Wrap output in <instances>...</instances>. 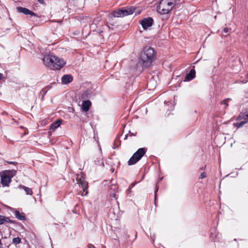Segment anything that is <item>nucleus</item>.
<instances>
[{"instance_id": "nucleus-4", "label": "nucleus", "mask_w": 248, "mask_h": 248, "mask_svg": "<svg viewBox=\"0 0 248 248\" xmlns=\"http://www.w3.org/2000/svg\"><path fill=\"white\" fill-rule=\"evenodd\" d=\"M146 152V148H139L129 159L128 164L129 165H132L136 164L145 155Z\"/></svg>"}, {"instance_id": "nucleus-36", "label": "nucleus", "mask_w": 248, "mask_h": 248, "mask_svg": "<svg viewBox=\"0 0 248 248\" xmlns=\"http://www.w3.org/2000/svg\"><path fill=\"white\" fill-rule=\"evenodd\" d=\"M128 134H126V135L125 136V137H124V140H125V139H126L127 138V137H128Z\"/></svg>"}, {"instance_id": "nucleus-40", "label": "nucleus", "mask_w": 248, "mask_h": 248, "mask_svg": "<svg viewBox=\"0 0 248 248\" xmlns=\"http://www.w3.org/2000/svg\"><path fill=\"white\" fill-rule=\"evenodd\" d=\"M159 248H165L163 246H161L159 247Z\"/></svg>"}, {"instance_id": "nucleus-10", "label": "nucleus", "mask_w": 248, "mask_h": 248, "mask_svg": "<svg viewBox=\"0 0 248 248\" xmlns=\"http://www.w3.org/2000/svg\"><path fill=\"white\" fill-rule=\"evenodd\" d=\"M82 108L83 110L85 112L88 111L90 107L91 106L92 103L89 100H82Z\"/></svg>"}, {"instance_id": "nucleus-17", "label": "nucleus", "mask_w": 248, "mask_h": 248, "mask_svg": "<svg viewBox=\"0 0 248 248\" xmlns=\"http://www.w3.org/2000/svg\"><path fill=\"white\" fill-rule=\"evenodd\" d=\"M51 86L48 85L46 87L44 88L41 91V93L43 94V97H44L47 91L51 88Z\"/></svg>"}, {"instance_id": "nucleus-34", "label": "nucleus", "mask_w": 248, "mask_h": 248, "mask_svg": "<svg viewBox=\"0 0 248 248\" xmlns=\"http://www.w3.org/2000/svg\"><path fill=\"white\" fill-rule=\"evenodd\" d=\"M134 186H135V184H134V183H132V184L130 185V187L131 188V187H132Z\"/></svg>"}, {"instance_id": "nucleus-12", "label": "nucleus", "mask_w": 248, "mask_h": 248, "mask_svg": "<svg viewBox=\"0 0 248 248\" xmlns=\"http://www.w3.org/2000/svg\"><path fill=\"white\" fill-rule=\"evenodd\" d=\"M62 122V120L61 119L55 121L50 124L49 129L52 131L55 130L61 125Z\"/></svg>"}, {"instance_id": "nucleus-16", "label": "nucleus", "mask_w": 248, "mask_h": 248, "mask_svg": "<svg viewBox=\"0 0 248 248\" xmlns=\"http://www.w3.org/2000/svg\"><path fill=\"white\" fill-rule=\"evenodd\" d=\"M19 187L22 188L25 191L26 194L31 195L32 194V189L28 187H27L24 186H20Z\"/></svg>"}, {"instance_id": "nucleus-42", "label": "nucleus", "mask_w": 248, "mask_h": 248, "mask_svg": "<svg viewBox=\"0 0 248 248\" xmlns=\"http://www.w3.org/2000/svg\"><path fill=\"white\" fill-rule=\"evenodd\" d=\"M1 245V241L0 240V245ZM0 248H1L0 247Z\"/></svg>"}, {"instance_id": "nucleus-14", "label": "nucleus", "mask_w": 248, "mask_h": 248, "mask_svg": "<svg viewBox=\"0 0 248 248\" xmlns=\"http://www.w3.org/2000/svg\"><path fill=\"white\" fill-rule=\"evenodd\" d=\"M113 15L114 17H117L125 16V14L124 13V8L114 11Z\"/></svg>"}, {"instance_id": "nucleus-7", "label": "nucleus", "mask_w": 248, "mask_h": 248, "mask_svg": "<svg viewBox=\"0 0 248 248\" xmlns=\"http://www.w3.org/2000/svg\"><path fill=\"white\" fill-rule=\"evenodd\" d=\"M153 23L154 20L150 17L145 18L140 22V24L144 30H146L148 29V28L151 27Z\"/></svg>"}, {"instance_id": "nucleus-23", "label": "nucleus", "mask_w": 248, "mask_h": 248, "mask_svg": "<svg viewBox=\"0 0 248 248\" xmlns=\"http://www.w3.org/2000/svg\"><path fill=\"white\" fill-rule=\"evenodd\" d=\"M21 240L19 237H16L13 239V242L14 244L17 245L20 243Z\"/></svg>"}, {"instance_id": "nucleus-35", "label": "nucleus", "mask_w": 248, "mask_h": 248, "mask_svg": "<svg viewBox=\"0 0 248 248\" xmlns=\"http://www.w3.org/2000/svg\"><path fill=\"white\" fill-rule=\"evenodd\" d=\"M3 77V74L1 73H0V80Z\"/></svg>"}, {"instance_id": "nucleus-29", "label": "nucleus", "mask_w": 248, "mask_h": 248, "mask_svg": "<svg viewBox=\"0 0 248 248\" xmlns=\"http://www.w3.org/2000/svg\"><path fill=\"white\" fill-rule=\"evenodd\" d=\"M231 29H229L228 28H224L223 29V32L225 33H227L229 32V30H231Z\"/></svg>"}, {"instance_id": "nucleus-27", "label": "nucleus", "mask_w": 248, "mask_h": 248, "mask_svg": "<svg viewBox=\"0 0 248 248\" xmlns=\"http://www.w3.org/2000/svg\"><path fill=\"white\" fill-rule=\"evenodd\" d=\"M6 162L9 164H12L14 165H16L17 164V162L15 161H7Z\"/></svg>"}, {"instance_id": "nucleus-33", "label": "nucleus", "mask_w": 248, "mask_h": 248, "mask_svg": "<svg viewBox=\"0 0 248 248\" xmlns=\"http://www.w3.org/2000/svg\"><path fill=\"white\" fill-rule=\"evenodd\" d=\"M205 167H206V166H205L204 167H203V166H202V167H201V168H200V169H201V170H204V169H205Z\"/></svg>"}, {"instance_id": "nucleus-22", "label": "nucleus", "mask_w": 248, "mask_h": 248, "mask_svg": "<svg viewBox=\"0 0 248 248\" xmlns=\"http://www.w3.org/2000/svg\"><path fill=\"white\" fill-rule=\"evenodd\" d=\"M230 100H231L230 98L225 99L221 101V104L225 105L226 107L225 108H226L228 106V102Z\"/></svg>"}, {"instance_id": "nucleus-28", "label": "nucleus", "mask_w": 248, "mask_h": 248, "mask_svg": "<svg viewBox=\"0 0 248 248\" xmlns=\"http://www.w3.org/2000/svg\"><path fill=\"white\" fill-rule=\"evenodd\" d=\"M158 187H157V185L156 186V188H155V202H156V192L158 190Z\"/></svg>"}, {"instance_id": "nucleus-24", "label": "nucleus", "mask_w": 248, "mask_h": 248, "mask_svg": "<svg viewBox=\"0 0 248 248\" xmlns=\"http://www.w3.org/2000/svg\"><path fill=\"white\" fill-rule=\"evenodd\" d=\"M207 177V175H206V173L205 172H202L200 177H199V179H203V178H205Z\"/></svg>"}, {"instance_id": "nucleus-3", "label": "nucleus", "mask_w": 248, "mask_h": 248, "mask_svg": "<svg viewBox=\"0 0 248 248\" xmlns=\"http://www.w3.org/2000/svg\"><path fill=\"white\" fill-rule=\"evenodd\" d=\"M170 0H160L158 5L157 6V11L161 15H166L170 13L174 6L173 3Z\"/></svg>"}, {"instance_id": "nucleus-21", "label": "nucleus", "mask_w": 248, "mask_h": 248, "mask_svg": "<svg viewBox=\"0 0 248 248\" xmlns=\"http://www.w3.org/2000/svg\"><path fill=\"white\" fill-rule=\"evenodd\" d=\"M241 116L245 119V120L248 122V111L242 114L241 116H240V117Z\"/></svg>"}, {"instance_id": "nucleus-5", "label": "nucleus", "mask_w": 248, "mask_h": 248, "mask_svg": "<svg viewBox=\"0 0 248 248\" xmlns=\"http://www.w3.org/2000/svg\"><path fill=\"white\" fill-rule=\"evenodd\" d=\"M10 170H4L1 173V184L3 187L9 186L12 181V177L10 176Z\"/></svg>"}, {"instance_id": "nucleus-15", "label": "nucleus", "mask_w": 248, "mask_h": 248, "mask_svg": "<svg viewBox=\"0 0 248 248\" xmlns=\"http://www.w3.org/2000/svg\"><path fill=\"white\" fill-rule=\"evenodd\" d=\"M135 10V8L133 7H130L124 8V13L125 16H128L132 14Z\"/></svg>"}, {"instance_id": "nucleus-13", "label": "nucleus", "mask_w": 248, "mask_h": 248, "mask_svg": "<svg viewBox=\"0 0 248 248\" xmlns=\"http://www.w3.org/2000/svg\"><path fill=\"white\" fill-rule=\"evenodd\" d=\"M196 72L194 69H191L189 72L186 74V79L187 81H190L195 77Z\"/></svg>"}, {"instance_id": "nucleus-20", "label": "nucleus", "mask_w": 248, "mask_h": 248, "mask_svg": "<svg viewBox=\"0 0 248 248\" xmlns=\"http://www.w3.org/2000/svg\"><path fill=\"white\" fill-rule=\"evenodd\" d=\"M15 215L16 217H25L24 213H22L21 214V213H20V212H19L18 211H17V210H16V211L15 212Z\"/></svg>"}, {"instance_id": "nucleus-2", "label": "nucleus", "mask_w": 248, "mask_h": 248, "mask_svg": "<svg viewBox=\"0 0 248 248\" xmlns=\"http://www.w3.org/2000/svg\"><path fill=\"white\" fill-rule=\"evenodd\" d=\"M43 62L45 65L53 70H60L66 64L63 59L52 54L46 55L44 57Z\"/></svg>"}, {"instance_id": "nucleus-26", "label": "nucleus", "mask_w": 248, "mask_h": 248, "mask_svg": "<svg viewBox=\"0 0 248 248\" xmlns=\"http://www.w3.org/2000/svg\"><path fill=\"white\" fill-rule=\"evenodd\" d=\"M170 1H171L173 3V5L175 6V5L179 3L180 1V0H170Z\"/></svg>"}, {"instance_id": "nucleus-25", "label": "nucleus", "mask_w": 248, "mask_h": 248, "mask_svg": "<svg viewBox=\"0 0 248 248\" xmlns=\"http://www.w3.org/2000/svg\"><path fill=\"white\" fill-rule=\"evenodd\" d=\"M117 143L120 144V141L119 140L116 139L115 140V141H114V144H113V146H114L113 148L114 149H116L118 147V146H115V145Z\"/></svg>"}, {"instance_id": "nucleus-11", "label": "nucleus", "mask_w": 248, "mask_h": 248, "mask_svg": "<svg viewBox=\"0 0 248 248\" xmlns=\"http://www.w3.org/2000/svg\"><path fill=\"white\" fill-rule=\"evenodd\" d=\"M73 77L70 75H64L62 78V82L64 84H67L72 82Z\"/></svg>"}, {"instance_id": "nucleus-43", "label": "nucleus", "mask_w": 248, "mask_h": 248, "mask_svg": "<svg viewBox=\"0 0 248 248\" xmlns=\"http://www.w3.org/2000/svg\"><path fill=\"white\" fill-rule=\"evenodd\" d=\"M13 171H14V172H16V170H13Z\"/></svg>"}, {"instance_id": "nucleus-32", "label": "nucleus", "mask_w": 248, "mask_h": 248, "mask_svg": "<svg viewBox=\"0 0 248 248\" xmlns=\"http://www.w3.org/2000/svg\"><path fill=\"white\" fill-rule=\"evenodd\" d=\"M151 82H152V81H151V80H150V81H149V82L147 83V86H148V87L150 86V84L151 83Z\"/></svg>"}, {"instance_id": "nucleus-30", "label": "nucleus", "mask_w": 248, "mask_h": 248, "mask_svg": "<svg viewBox=\"0 0 248 248\" xmlns=\"http://www.w3.org/2000/svg\"><path fill=\"white\" fill-rule=\"evenodd\" d=\"M136 134H137L136 132L135 133V134H134V133H131L130 131H129L128 135H129V136L130 137H131V136H135L136 135Z\"/></svg>"}, {"instance_id": "nucleus-1", "label": "nucleus", "mask_w": 248, "mask_h": 248, "mask_svg": "<svg viewBox=\"0 0 248 248\" xmlns=\"http://www.w3.org/2000/svg\"><path fill=\"white\" fill-rule=\"evenodd\" d=\"M154 49L149 46H145L139 56V63L142 68H147L151 65L155 58Z\"/></svg>"}, {"instance_id": "nucleus-31", "label": "nucleus", "mask_w": 248, "mask_h": 248, "mask_svg": "<svg viewBox=\"0 0 248 248\" xmlns=\"http://www.w3.org/2000/svg\"><path fill=\"white\" fill-rule=\"evenodd\" d=\"M38 1L39 3H40L41 4H45V1L44 0H38Z\"/></svg>"}, {"instance_id": "nucleus-38", "label": "nucleus", "mask_w": 248, "mask_h": 248, "mask_svg": "<svg viewBox=\"0 0 248 248\" xmlns=\"http://www.w3.org/2000/svg\"><path fill=\"white\" fill-rule=\"evenodd\" d=\"M20 220H24L26 218H21V217H20V218H18Z\"/></svg>"}, {"instance_id": "nucleus-41", "label": "nucleus", "mask_w": 248, "mask_h": 248, "mask_svg": "<svg viewBox=\"0 0 248 248\" xmlns=\"http://www.w3.org/2000/svg\"><path fill=\"white\" fill-rule=\"evenodd\" d=\"M0 217H5L3 216L0 215Z\"/></svg>"}, {"instance_id": "nucleus-37", "label": "nucleus", "mask_w": 248, "mask_h": 248, "mask_svg": "<svg viewBox=\"0 0 248 248\" xmlns=\"http://www.w3.org/2000/svg\"><path fill=\"white\" fill-rule=\"evenodd\" d=\"M131 188L130 187V186H129V188L128 189L129 192H130V191H131Z\"/></svg>"}, {"instance_id": "nucleus-9", "label": "nucleus", "mask_w": 248, "mask_h": 248, "mask_svg": "<svg viewBox=\"0 0 248 248\" xmlns=\"http://www.w3.org/2000/svg\"><path fill=\"white\" fill-rule=\"evenodd\" d=\"M93 92L91 89H87L83 92L80 97L81 100H87L91 98Z\"/></svg>"}, {"instance_id": "nucleus-18", "label": "nucleus", "mask_w": 248, "mask_h": 248, "mask_svg": "<svg viewBox=\"0 0 248 248\" xmlns=\"http://www.w3.org/2000/svg\"><path fill=\"white\" fill-rule=\"evenodd\" d=\"M10 218H0V225L6 222H12Z\"/></svg>"}, {"instance_id": "nucleus-6", "label": "nucleus", "mask_w": 248, "mask_h": 248, "mask_svg": "<svg viewBox=\"0 0 248 248\" xmlns=\"http://www.w3.org/2000/svg\"><path fill=\"white\" fill-rule=\"evenodd\" d=\"M17 11L19 13H23L25 15H31L37 17H40L36 13L30 10L29 9L22 7H17L16 8Z\"/></svg>"}, {"instance_id": "nucleus-39", "label": "nucleus", "mask_w": 248, "mask_h": 248, "mask_svg": "<svg viewBox=\"0 0 248 248\" xmlns=\"http://www.w3.org/2000/svg\"><path fill=\"white\" fill-rule=\"evenodd\" d=\"M151 238H152L153 240L154 241L155 237L154 236H151Z\"/></svg>"}, {"instance_id": "nucleus-8", "label": "nucleus", "mask_w": 248, "mask_h": 248, "mask_svg": "<svg viewBox=\"0 0 248 248\" xmlns=\"http://www.w3.org/2000/svg\"><path fill=\"white\" fill-rule=\"evenodd\" d=\"M78 183L81 186L83 191L82 196H86L88 193L87 189L88 188V183L82 179L78 180Z\"/></svg>"}, {"instance_id": "nucleus-19", "label": "nucleus", "mask_w": 248, "mask_h": 248, "mask_svg": "<svg viewBox=\"0 0 248 248\" xmlns=\"http://www.w3.org/2000/svg\"><path fill=\"white\" fill-rule=\"evenodd\" d=\"M247 123L248 122L246 120H244V121H242L240 123H236L234 124V125L238 128H240L242 127Z\"/></svg>"}, {"instance_id": "nucleus-44", "label": "nucleus", "mask_w": 248, "mask_h": 248, "mask_svg": "<svg viewBox=\"0 0 248 248\" xmlns=\"http://www.w3.org/2000/svg\"><path fill=\"white\" fill-rule=\"evenodd\" d=\"M247 93H248V92H247Z\"/></svg>"}]
</instances>
